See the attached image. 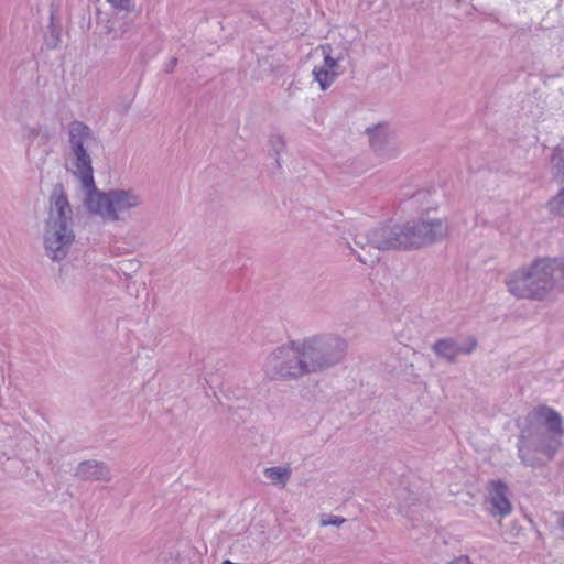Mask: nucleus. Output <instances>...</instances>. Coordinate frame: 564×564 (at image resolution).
<instances>
[{"label": "nucleus", "mask_w": 564, "mask_h": 564, "mask_svg": "<svg viewBox=\"0 0 564 564\" xmlns=\"http://www.w3.org/2000/svg\"><path fill=\"white\" fill-rule=\"evenodd\" d=\"M477 346V341L473 337H468L465 340H456L453 338H445L437 340L434 346V352L447 360H454L458 355H468Z\"/></svg>", "instance_id": "9d476101"}, {"label": "nucleus", "mask_w": 564, "mask_h": 564, "mask_svg": "<svg viewBox=\"0 0 564 564\" xmlns=\"http://www.w3.org/2000/svg\"><path fill=\"white\" fill-rule=\"evenodd\" d=\"M80 187L85 193L84 204L87 210L106 220L117 221L121 215L142 204V196L134 189L99 191L94 177L93 186Z\"/></svg>", "instance_id": "20e7f679"}, {"label": "nucleus", "mask_w": 564, "mask_h": 564, "mask_svg": "<svg viewBox=\"0 0 564 564\" xmlns=\"http://www.w3.org/2000/svg\"><path fill=\"white\" fill-rule=\"evenodd\" d=\"M176 64H177V59H176V58H174V57H173V58H171V59H170V62L165 65L164 70H165L166 73L172 72V70L174 69V67L176 66Z\"/></svg>", "instance_id": "aec40b11"}, {"label": "nucleus", "mask_w": 564, "mask_h": 564, "mask_svg": "<svg viewBox=\"0 0 564 564\" xmlns=\"http://www.w3.org/2000/svg\"><path fill=\"white\" fill-rule=\"evenodd\" d=\"M111 7L118 10L122 11H132L133 10V2L132 0H107Z\"/></svg>", "instance_id": "f3484780"}, {"label": "nucleus", "mask_w": 564, "mask_h": 564, "mask_svg": "<svg viewBox=\"0 0 564 564\" xmlns=\"http://www.w3.org/2000/svg\"><path fill=\"white\" fill-rule=\"evenodd\" d=\"M557 173L564 182V156L557 164ZM549 207L552 214L564 216V186L560 189L557 195L549 202Z\"/></svg>", "instance_id": "4468645a"}, {"label": "nucleus", "mask_w": 564, "mask_h": 564, "mask_svg": "<svg viewBox=\"0 0 564 564\" xmlns=\"http://www.w3.org/2000/svg\"><path fill=\"white\" fill-rule=\"evenodd\" d=\"M69 210L68 199L63 188L55 187L45 235V246L53 260H62L67 254V214Z\"/></svg>", "instance_id": "0eeeda50"}, {"label": "nucleus", "mask_w": 564, "mask_h": 564, "mask_svg": "<svg viewBox=\"0 0 564 564\" xmlns=\"http://www.w3.org/2000/svg\"><path fill=\"white\" fill-rule=\"evenodd\" d=\"M292 469L289 465L268 467L263 470V475L273 485L284 488L291 478Z\"/></svg>", "instance_id": "ddd939ff"}, {"label": "nucleus", "mask_w": 564, "mask_h": 564, "mask_svg": "<svg viewBox=\"0 0 564 564\" xmlns=\"http://www.w3.org/2000/svg\"><path fill=\"white\" fill-rule=\"evenodd\" d=\"M423 195H424V193H416V194L413 196V199L419 200V198H420L421 196H423Z\"/></svg>", "instance_id": "412c9836"}, {"label": "nucleus", "mask_w": 564, "mask_h": 564, "mask_svg": "<svg viewBox=\"0 0 564 564\" xmlns=\"http://www.w3.org/2000/svg\"><path fill=\"white\" fill-rule=\"evenodd\" d=\"M322 50L324 54V64L322 66L326 69L333 70L336 75H339V63L343 61V54L340 53L338 56L333 57L329 45L322 46Z\"/></svg>", "instance_id": "dca6fc26"}, {"label": "nucleus", "mask_w": 564, "mask_h": 564, "mask_svg": "<svg viewBox=\"0 0 564 564\" xmlns=\"http://www.w3.org/2000/svg\"><path fill=\"white\" fill-rule=\"evenodd\" d=\"M345 519L340 518V517H337V516H329L328 518L326 519H323L322 520V525L323 527H327V525H340L341 523H344Z\"/></svg>", "instance_id": "a211bd4d"}, {"label": "nucleus", "mask_w": 564, "mask_h": 564, "mask_svg": "<svg viewBox=\"0 0 564 564\" xmlns=\"http://www.w3.org/2000/svg\"><path fill=\"white\" fill-rule=\"evenodd\" d=\"M369 143L371 149L382 158L390 159L393 156V141L388 133L386 124H378L367 129Z\"/></svg>", "instance_id": "9b49d317"}, {"label": "nucleus", "mask_w": 564, "mask_h": 564, "mask_svg": "<svg viewBox=\"0 0 564 564\" xmlns=\"http://www.w3.org/2000/svg\"><path fill=\"white\" fill-rule=\"evenodd\" d=\"M308 359L304 356L302 340H291L275 348L263 364L269 379H297L311 373Z\"/></svg>", "instance_id": "39448f33"}, {"label": "nucleus", "mask_w": 564, "mask_h": 564, "mask_svg": "<svg viewBox=\"0 0 564 564\" xmlns=\"http://www.w3.org/2000/svg\"><path fill=\"white\" fill-rule=\"evenodd\" d=\"M487 501L490 505L489 513L494 518L503 519L512 512L509 488L500 479L489 481Z\"/></svg>", "instance_id": "1a4fd4ad"}, {"label": "nucleus", "mask_w": 564, "mask_h": 564, "mask_svg": "<svg viewBox=\"0 0 564 564\" xmlns=\"http://www.w3.org/2000/svg\"><path fill=\"white\" fill-rule=\"evenodd\" d=\"M563 435L561 414L546 405L538 406L525 416L517 443L518 457L525 466H543L562 446Z\"/></svg>", "instance_id": "f03ea898"}, {"label": "nucleus", "mask_w": 564, "mask_h": 564, "mask_svg": "<svg viewBox=\"0 0 564 564\" xmlns=\"http://www.w3.org/2000/svg\"><path fill=\"white\" fill-rule=\"evenodd\" d=\"M448 232L442 219H419L403 225L382 226L373 229L359 228L354 243L360 249L369 248L367 254L358 253V260L372 265L380 259V251L394 248L421 247L444 238Z\"/></svg>", "instance_id": "f257e3e1"}, {"label": "nucleus", "mask_w": 564, "mask_h": 564, "mask_svg": "<svg viewBox=\"0 0 564 564\" xmlns=\"http://www.w3.org/2000/svg\"><path fill=\"white\" fill-rule=\"evenodd\" d=\"M506 285L518 299L543 300L554 289L564 286V260H535L530 267L510 273Z\"/></svg>", "instance_id": "7ed1b4c3"}, {"label": "nucleus", "mask_w": 564, "mask_h": 564, "mask_svg": "<svg viewBox=\"0 0 564 564\" xmlns=\"http://www.w3.org/2000/svg\"><path fill=\"white\" fill-rule=\"evenodd\" d=\"M271 143L276 154L283 148V141L280 137L272 138Z\"/></svg>", "instance_id": "6ab92c4d"}, {"label": "nucleus", "mask_w": 564, "mask_h": 564, "mask_svg": "<svg viewBox=\"0 0 564 564\" xmlns=\"http://www.w3.org/2000/svg\"><path fill=\"white\" fill-rule=\"evenodd\" d=\"M302 341L311 372L322 371L341 362L348 348L347 340L333 333L306 337Z\"/></svg>", "instance_id": "423d86ee"}, {"label": "nucleus", "mask_w": 564, "mask_h": 564, "mask_svg": "<svg viewBox=\"0 0 564 564\" xmlns=\"http://www.w3.org/2000/svg\"><path fill=\"white\" fill-rule=\"evenodd\" d=\"M76 476L86 480H110V469L101 462L86 460L82 462L76 470Z\"/></svg>", "instance_id": "f8f14e48"}, {"label": "nucleus", "mask_w": 564, "mask_h": 564, "mask_svg": "<svg viewBox=\"0 0 564 564\" xmlns=\"http://www.w3.org/2000/svg\"><path fill=\"white\" fill-rule=\"evenodd\" d=\"M100 147L99 137L90 127L73 120V176L80 186H93L91 154Z\"/></svg>", "instance_id": "6e6552de"}, {"label": "nucleus", "mask_w": 564, "mask_h": 564, "mask_svg": "<svg viewBox=\"0 0 564 564\" xmlns=\"http://www.w3.org/2000/svg\"><path fill=\"white\" fill-rule=\"evenodd\" d=\"M313 76L314 79L318 83L321 89L326 90L332 86L338 75L323 66H315L313 69Z\"/></svg>", "instance_id": "2eb2a0df"}]
</instances>
